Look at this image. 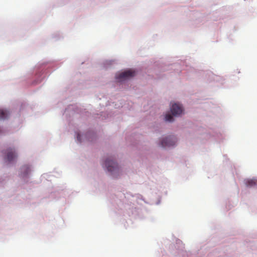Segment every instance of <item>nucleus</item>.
<instances>
[{
  "mask_svg": "<svg viewBox=\"0 0 257 257\" xmlns=\"http://www.w3.org/2000/svg\"><path fill=\"white\" fill-rule=\"evenodd\" d=\"M104 165L108 172H110L114 177H116L117 174L119 172V168L114 161L107 159L105 161Z\"/></svg>",
  "mask_w": 257,
  "mask_h": 257,
  "instance_id": "obj_1",
  "label": "nucleus"
},
{
  "mask_svg": "<svg viewBox=\"0 0 257 257\" xmlns=\"http://www.w3.org/2000/svg\"><path fill=\"white\" fill-rule=\"evenodd\" d=\"M136 74L135 71L127 70L116 75L115 78L118 81H122L134 77Z\"/></svg>",
  "mask_w": 257,
  "mask_h": 257,
  "instance_id": "obj_2",
  "label": "nucleus"
},
{
  "mask_svg": "<svg viewBox=\"0 0 257 257\" xmlns=\"http://www.w3.org/2000/svg\"><path fill=\"white\" fill-rule=\"evenodd\" d=\"M176 138L174 136H169L163 139L160 143L162 147H171L175 145L176 143Z\"/></svg>",
  "mask_w": 257,
  "mask_h": 257,
  "instance_id": "obj_3",
  "label": "nucleus"
},
{
  "mask_svg": "<svg viewBox=\"0 0 257 257\" xmlns=\"http://www.w3.org/2000/svg\"><path fill=\"white\" fill-rule=\"evenodd\" d=\"M171 111L174 116H179L182 113L183 109L179 104L174 103L172 105Z\"/></svg>",
  "mask_w": 257,
  "mask_h": 257,
  "instance_id": "obj_4",
  "label": "nucleus"
},
{
  "mask_svg": "<svg viewBox=\"0 0 257 257\" xmlns=\"http://www.w3.org/2000/svg\"><path fill=\"white\" fill-rule=\"evenodd\" d=\"M6 153H7L6 159L9 162L13 161L17 157L15 151L12 149H8Z\"/></svg>",
  "mask_w": 257,
  "mask_h": 257,
  "instance_id": "obj_5",
  "label": "nucleus"
},
{
  "mask_svg": "<svg viewBox=\"0 0 257 257\" xmlns=\"http://www.w3.org/2000/svg\"><path fill=\"white\" fill-rule=\"evenodd\" d=\"M9 115V112L7 110L0 109V119H6Z\"/></svg>",
  "mask_w": 257,
  "mask_h": 257,
  "instance_id": "obj_6",
  "label": "nucleus"
},
{
  "mask_svg": "<svg viewBox=\"0 0 257 257\" xmlns=\"http://www.w3.org/2000/svg\"><path fill=\"white\" fill-rule=\"evenodd\" d=\"M257 182L253 179H249L245 181V184L247 187H252L256 185Z\"/></svg>",
  "mask_w": 257,
  "mask_h": 257,
  "instance_id": "obj_7",
  "label": "nucleus"
},
{
  "mask_svg": "<svg viewBox=\"0 0 257 257\" xmlns=\"http://www.w3.org/2000/svg\"><path fill=\"white\" fill-rule=\"evenodd\" d=\"M173 117L170 114H167L165 116V120L167 121L172 122L173 121Z\"/></svg>",
  "mask_w": 257,
  "mask_h": 257,
  "instance_id": "obj_8",
  "label": "nucleus"
},
{
  "mask_svg": "<svg viewBox=\"0 0 257 257\" xmlns=\"http://www.w3.org/2000/svg\"><path fill=\"white\" fill-rule=\"evenodd\" d=\"M22 169L26 171V173L27 174H28L30 172V168L28 166H24Z\"/></svg>",
  "mask_w": 257,
  "mask_h": 257,
  "instance_id": "obj_9",
  "label": "nucleus"
},
{
  "mask_svg": "<svg viewBox=\"0 0 257 257\" xmlns=\"http://www.w3.org/2000/svg\"><path fill=\"white\" fill-rule=\"evenodd\" d=\"M77 140L79 141V142H80V135L78 134L77 136Z\"/></svg>",
  "mask_w": 257,
  "mask_h": 257,
  "instance_id": "obj_10",
  "label": "nucleus"
}]
</instances>
